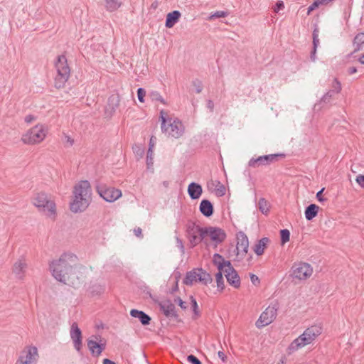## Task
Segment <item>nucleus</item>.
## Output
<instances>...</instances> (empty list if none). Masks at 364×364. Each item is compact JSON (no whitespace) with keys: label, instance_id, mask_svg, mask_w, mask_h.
Here are the masks:
<instances>
[{"label":"nucleus","instance_id":"58836bf2","mask_svg":"<svg viewBox=\"0 0 364 364\" xmlns=\"http://www.w3.org/2000/svg\"><path fill=\"white\" fill-rule=\"evenodd\" d=\"M190 299H191V302L192 309H193V311L195 318H197L200 315L197 301L193 296H191Z\"/></svg>","mask_w":364,"mask_h":364},{"label":"nucleus","instance_id":"473e14b6","mask_svg":"<svg viewBox=\"0 0 364 364\" xmlns=\"http://www.w3.org/2000/svg\"><path fill=\"white\" fill-rule=\"evenodd\" d=\"M109 106L111 107L112 109L114 110L119 104V97L117 95H113L109 97L108 100Z\"/></svg>","mask_w":364,"mask_h":364},{"label":"nucleus","instance_id":"20e7f679","mask_svg":"<svg viewBox=\"0 0 364 364\" xmlns=\"http://www.w3.org/2000/svg\"><path fill=\"white\" fill-rule=\"evenodd\" d=\"M33 205L39 212L46 216L55 219L57 215L56 205L47 193L44 192L36 193L32 198Z\"/></svg>","mask_w":364,"mask_h":364},{"label":"nucleus","instance_id":"6e6d98bb","mask_svg":"<svg viewBox=\"0 0 364 364\" xmlns=\"http://www.w3.org/2000/svg\"><path fill=\"white\" fill-rule=\"evenodd\" d=\"M134 232L135 235L138 237H142V230L140 228H136L134 229Z\"/></svg>","mask_w":364,"mask_h":364},{"label":"nucleus","instance_id":"79ce46f5","mask_svg":"<svg viewBox=\"0 0 364 364\" xmlns=\"http://www.w3.org/2000/svg\"><path fill=\"white\" fill-rule=\"evenodd\" d=\"M333 96V91H328L321 99V102L323 103H328L331 102V99Z\"/></svg>","mask_w":364,"mask_h":364},{"label":"nucleus","instance_id":"b1692460","mask_svg":"<svg viewBox=\"0 0 364 364\" xmlns=\"http://www.w3.org/2000/svg\"><path fill=\"white\" fill-rule=\"evenodd\" d=\"M161 309L166 316H176L175 306L170 301H164L161 304Z\"/></svg>","mask_w":364,"mask_h":364},{"label":"nucleus","instance_id":"72a5a7b5","mask_svg":"<svg viewBox=\"0 0 364 364\" xmlns=\"http://www.w3.org/2000/svg\"><path fill=\"white\" fill-rule=\"evenodd\" d=\"M223 271H219L215 274V279L217 282V287L220 290L223 291L225 288L224 281H223Z\"/></svg>","mask_w":364,"mask_h":364},{"label":"nucleus","instance_id":"a19ab883","mask_svg":"<svg viewBox=\"0 0 364 364\" xmlns=\"http://www.w3.org/2000/svg\"><path fill=\"white\" fill-rule=\"evenodd\" d=\"M312 36H313V48L317 49V48L319 45L318 31L317 28L314 30Z\"/></svg>","mask_w":364,"mask_h":364},{"label":"nucleus","instance_id":"c756f323","mask_svg":"<svg viewBox=\"0 0 364 364\" xmlns=\"http://www.w3.org/2000/svg\"><path fill=\"white\" fill-rule=\"evenodd\" d=\"M198 279L199 282L203 284L207 285L212 282V277L210 274L205 271H203L202 269H198Z\"/></svg>","mask_w":364,"mask_h":364},{"label":"nucleus","instance_id":"a878e982","mask_svg":"<svg viewBox=\"0 0 364 364\" xmlns=\"http://www.w3.org/2000/svg\"><path fill=\"white\" fill-rule=\"evenodd\" d=\"M269 242V240L268 237H263L258 240L254 247V252L255 254L258 256L262 255L264 253Z\"/></svg>","mask_w":364,"mask_h":364},{"label":"nucleus","instance_id":"7ed1b4c3","mask_svg":"<svg viewBox=\"0 0 364 364\" xmlns=\"http://www.w3.org/2000/svg\"><path fill=\"white\" fill-rule=\"evenodd\" d=\"M323 326L316 323L308 327L298 338H295L289 346L287 351L291 354L299 349L313 343L322 334Z\"/></svg>","mask_w":364,"mask_h":364},{"label":"nucleus","instance_id":"37998d69","mask_svg":"<svg viewBox=\"0 0 364 364\" xmlns=\"http://www.w3.org/2000/svg\"><path fill=\"white\" fill-rule=\"evenodd\" d=\"M146 95V91L144 88L139 87L137 90V97L139 102H144V97Z\"/></svg>","mask_w":364,"mask_h":364},{"label":"nucleus","instance_id":"7c9ffc66","mask_svg":"<svg viewBox=\"0 0 364 364\" xmlns=\"http://www.w3.org/2000/svg\"><path fill=\"white\" fill-rule=\"evenodd\" d=\"M106 9L109 11H114L121 6V2L118 0H105Z\"/></svg>","mask_w":364,"mask_h":364},{"label":"nucleus","instance_id":"864d4df0","mask_svg":"<svg viewBox=\"0 0 364 364\" xmlns=\"http://www.w3.org/2000/svg\"><path fill=\"white\" fill-rule=\"evenodd\" d=\"M324 188H321L317 193H316V198L318 201L323 202L326 200V198H323L322 193L324 191Z\"/></svg>","mask_w":364,"mask_h":364},{"label":"nucleus","instance_id":"bb28decb","mask_svg":"<svg viewBox=\"0 0 364 364\" xmlns=\"http://www.w3.org/2000/svg\"><path fill=\"white\" fill-rule=\"evenodd\" d=\"M353 45L354 47L353 53L364 49V33H359L355 36Z\"/></svg>","mask_w":364,"mask_h":364},{"label":"nucleus","instance_id":"13d9d810","mask_svg":"<svg viewBox=\"0 0 364 364\" xmlns=\"http://www.w3.org/2000/svg\"><path fill=\"white\" fill-rule=\"evenodd\" d=\"M207 107L210 109V112L213 111L214 109V103L211 100H208L207 101Z\"/></svg>","mask_w":364,"mask_h":364},{"label":"nucleus","instance_id":"4be33fe9","mask_svg":"<svg viewBox=\"0 0 364 364\" xmlns=\"http://www.w3.org/2000/svg\"><path fill=\"white\" fill-rule=\"evenodd\" d=\"M203 189L198 183L192 182L188 187V193L192 199H198L202 194Z\"/></svg>","mask_w":364,"mask_h":364},{"label":"nucleus","instance_id":"774afa93","mask_svg":"<svg viewBox=\"0 0 364 364\" xmlns=\"http://www.w3.org/2000/svg\"><path fill=\"white\" fill-rule=\"evenodd\" d=\"M164 185L165 186H168V182H166V181H164Z\"/></svg>","mask_w":364,"mask_h":364},{"label":"nucleus","instance_id":"2f4dec72","mask_svg":"<svg viewBox=\"0 0 364 364\" xmlns=\"http://www.w3.org/2000/svg\"><path fill=\"white\" fill-rule=\"evenodd\" d=\"M259 210L267 215L269 211V204L264 198H260L258 203Z\"/></svg>","mask_w":364,"mask_h":364},{"label":"nucleus","instance_id":"09e8293b","mask_svg":"<svg viewBox=\"0 0 364 364\" xmlns=\"http://www.w3.org/2000/svg\"><path fill=\"white\" fill-rule=\"evenodd\" d=\"M319 4L317 0H314V1L308 7L307 15H309L311 11L319 6Z\"/></svg>","mask_w":364,"mask_h":364},{"label":"nucleus","instance_id":"412c9836","mask_svg":"<svg viewBox=\"0 0 364 364\" xmlns=\"http://www.w3.org/2000/svg\"><path fill=\"white\" fill-rule=\"evenodd\" d=\"M130 315L134 318H138L142 325L146 326L150 323L151 317L142 311L132 309L130 311Z\"/></svg>","mask_w":364,"mask_h":364},{"label":"nucleus","instance_id":"603ef678","mask_svg":"<svg viewBox=\"0 0 364 364\" xmlns=\"http://www.w3.org/2000/svg\"><path fill=\"white\" fill-rule=\"evenodd\" d=\"M355 181L362 188H364V175H358Z\"/></svg>","mask_w":364,"mask_h":364},{"label":"nucleus","instance_id":"3c124183","mask_svg":"<svg viewBox=\"0 0 364 364\" xmlns=\"http://www.w3.org/2000/svg\"><path fill=\"white\" fill-rule=\"evenodd\" d=\"M174 302L178 304L182 309H186L187 306L186 302H184L180 297H176L174 299Z\"/></svg>","mask_w":364,"mask_h":364},{"label":"nucleus","instance_id":"bf43d9fd","mask_svg":"<svg viewBox=\"0 0 364 364\" xmlns=\"http://www.w3.org/2000/svg\"><path fill=\"white\" fill-rule=\"evenodd\" d=\"M193 83H194V85H196V92L197 93H200V92H201V91H202V87H201V85H200V82H198V85H196V82H194Z\"/></svg>","mask_w":364,"mask_h":364},{"label":"nucleus","instance_id":"f257e3e1","mask_svg":"<svg viewBox=\"0 0 364 364\" xmlns=\"http://www.w3.org/2000/svg\"><path fill=\"white\" fill-rule=\"evenodd\" d=\"M77 262V257L75 255L65 252L58 259L50 262L49 269L56 280L64 284H70L75 275Z\"/></svg>","mask_w":364,"mask_h":364},{"label":"nucleus","instance_id":"338daca9","mask_svg":"<svg viewBox=\"0 0 364 364\" xmlns=\"http://www.w3.org/2000/svg\"><path fill=\"white\" fill-rule=\"evenodd\" d=\"M150 144L153 145V146H154V142H153V136H152V137L151 138V139H150L149 145H150Z\"/></svg>","mask_w":364,"mask_h":364},{"label":"nucleus","instance_id":"5fc2aeb1","mask_svg":"<svg viewBox=\"0 0 364 364\" xmlns=\"http://www.w3.org/2000/svg\"><path fill=\"white\" fill-rule=\"evenodd\" d=\"M36 119V117L34 115L28 114L25 117L24 121L26 123L29 124V123H31L32 122L35 121Z\"/></svg>","mask_w":364,"mask_h":364},{"label":"nucleus","instance_id":"e2e57ef3","mask_svg":"<svg viewBox=\"0 0 364 364\" xmlns=\"http://www.w3.org/2000/svg\"><path fill=\"white\" fill-rule=\"evenodd\" d=\"M103 364H116L114 361L108 359V358H105L103 360Z\"/></svg>","mask_w":364,"mask_h":364},{"label":"nucleus","instance_id":"052dcab7","mask_svg":"<svg viewBox=\"0 0 364 364\" xmlns=\"http://www.w3.org/2000/svg\"><path fill=\"white\" fill-rule=\"evenodd\" d=\"M316 50L317 49L313 48V50H312V51L311 53V59L312 61H315L316 60Z\"/></svg>","mask_w":364,"mask_h":364},{"label":"nucleus","instance_id":"0e129e2a","mask_svg":"<svg viewBox=\"0 0 364 364\" xmlns=\"http://www.w3.org/2000/svg\"><path fill=\"white\" fill-rule=\"evenodd\" d=\"M318 3L319 4V5H323V4H328V1L326 0H317Z\"/></svg>","mask_w":364,"mask_h":364},{"label":"nucleus","instance_id":"6e6552de","mask_svg":"<svg viewBox=\"0 0 364 364\" xmlns=\"http://www.w3.org/2000/svg\"><path fill=\"white\" fill-rule=\"evenodd\" d=\"M207 235L205 228H201L194 223L189 222L186 225V237L191 248L197 246Z\"/></svg>","mask_w":364,"mask_h":364},{"label":"nucleus","instance_id":"a211bd4d","mask_svg":"<svg viewBox=\"0 0 364 364\" xmlns=\"http://www.w3.org/2000/svg\"><path fill=\"white\" fill-rule=\"evenodd\" d=\"M26 267L27 264L26 261L22 259H18L14 263L12 271L17 279H23L24 278Z\"/></svg>","mask_w":364,"mask_h":364},{"label":"nucleus","instance_id":"ddd939ff","mask_svg":"<svg viewBox=\"0 0 364 364\" xmlns=\"http://www.w3.org/2000/svg\"><path fill=\"white\" fill-rule=\"evenodd\" d=\"M278 156V154H269L261 156L257 158H252L248 162V166L253 168L267 166L275 161Z\"/></svg>","mask_w":364,"mask_h":364},{"label":"nucleus","instance_id":"9d476101","mask_svg":"<svg viewBox=\"0 0 364 364\" xmlns=\"http://www.w3.org/2000/svg\"><path fill=\"white\" fill-rule=\"evenodd\" d=\"M97 192L105 201L113 203L122 197L121 190L114 187L100 184L96 188Z\"/></svg>","mask_w":364,"mask_h":364},{"label":"nucleus","instance_id":"c85d7f7f","mask_svg":"<svg viewBox=\"0 0 364 364\" xmlns=\"http://www.w3.org/2000/svg\"><path fill=\"white\" fill-rule=\"evenodd\" d=\"M198 269L187 272L183 279V283L186 285H192L194 282L198 281Z\"/></svg>","mask_w":364,"mask_h":364},{"label":"nucleus","instance_id":"69168bd1","mask_svg":"<svg viewBox=\"0 0 364 364\" xmlns=\"http://www.w3.org/2000/svg\"><path fill=\"white\" fill-rule=\"evenodd\" d=\"M358 61L364 65V54H363L358 59Z\"/></svg>","mask_w":364,"mask_h":364},{"label":"nucleus","instance_id":"ea45409f","mask_svg":"<svg viewBox=\"0 0 364 364\" xmlns=\"http://www.w3.org/2000/svg\"><path fill=\"white\" fill-rule=\"evenodd\" d=\"M228 12L224 11H217L215 13L212 14L209 17L208 19L211 20L215 18H224L228 16Z\"/></svg>","mask_w":364,"mask_h":364},{"label":"nucleus","instance_id":"6ab92c4d","mask_svg":"<svg viewBox=\"0 0 364 364\" xmlns=\"http://www.w3.org/2000/svg\"><path fill=\"white\" fill-rule=\"evenodd\" d=\"M87 347L93 356L98 357L105 349V343H99L95 341L87 340Z\"/></svg>","mask_w":364,"mask_h":364},{"label":"nucleus","instance_id":"393cba45","mask_svg":"<svg viewBox=\"0 0 364 364\" xmlns=\"http://www.w3.org/2000/svg\"><path fill=\"white\" fill-rule=\"evenodd\" d=\"M200 211L206 217L211 216L213 213V207L212 203L208 200H203L200 204Z\"/></svg>","mask_w":364,"mask_h":364},{"label":"nucleus","instance_id":"2eb2a0df","mask_svg":"<svg viewBox=\"0 0 364 364\" xmlns=\"http://www.w3.org/2000/svg\"><path fill=\"white\" fill-rule=\"evenodd\" d=\"M38 358V350L36 347H30L19 358L21 364H36Z\"/></svg>","mask_w":364,"mask_h":364},{"label":"nucleus","instance_id":"4d7b16f0","mask_svg":"<svg viewBox=\"0 0 364 364\" xmlns=\"http://www.w3.org/2000/svg\"><path fill=\"white\" fill-rule=\"evenodd\" d=\"M218 355L223 360V362H225L226 361L227 357L225 355V353H223V351L219 350L218 352Z\"/></svg>","mask_w":364,"mask_h":364},{"label":"nucleus","instance_id":"9b49d317","mask_svg":"<svg viewBox=\"0 0 364 364\" xmlns=\"http://www.w3.org/2000/svg\"><path fill=\"white\" fill-rule=\"evenodd\" d=\"M291 275L294 278L299 280H306L313 274V268L306 262L294 264L291 267Z\"/></svg>","mask_w":364,"mask_h":364},{"label":"nucleus","instance_id":"de8ad7c7","mask_svg":"<svg viewBox=\"0 0 364 364\" xmlns=\"http://www.w3.org/2000/svg\"><path fill=\"white\" fill-rule=\"evenodd\" d=\"M65 144L67 146H72L74 144V139L69 135H64Z\"/></svg>","mask_w":364,"mask_h":364},{"label":"nucleus","instance_id":"4c0bfd02","mask_svg":"<svg viewBox=\"0 0 364 364\" xmlns=\"http://www.w3.org/2000/svg\"><path fill=\"white\" fill-rule=\"evenodd\" d=\"M146 164L148 167L153 165V145L151 144H150L147 151Z\"/></svg>","mask_w":364,"mask_h":364},{"label":"nucleus","instance_id":"4468645a","mask_svg":"<svg viewBox=\"0 0 364 364\" xmlns=\"http://www.w3.org/2000/svg\"><path fill=\"white\" fill-rule=\"evenodd\" d=\"M70 338L73 342V346L77 352H80L82 348V332L76 322H73L70 327Z\"/></svg>","mask_w":364,"mask_h":364},{"label":"nucleus","instance_id":"680f3d73","mask_svg":"<svg viewBox=\"0 0 364 364\" xmlns=\"http://www.w3.org/2000/svg\"><path fill=\"white\" fill-rule=\"evenodd\" d=\"M348 72L350 75H353L357 72V69L355 67H350L348 68Z\"/></svg>","mask_w":364,"mask_h":364},{"label":"nucleus","instance_id":"f8f14e48","mask_svg":"<svg viewBox=\"0 0 364 364\" xmlns=\"http://www.w3.org/2000/svg\"><path fill=\"white\" fill-rule=\"evenodd\" d=\"M249 247L247 236L243 232L237 234L236 257L237 261H241L247 256Z\"/></svg>","mask_w":364,"mask_h":364},{"label":"nucleus","instance_id":"f3484780","mask_svg":"<svg viewBox=\"0 0 364 364\" xmlns=\"http://www.w3.org/2000/svg\"><path fill=\"white\" fill-rule=\"evenodd\" d=\"M205 230L207 231V235H208L210 237V239L217 242H222L226 237V235L225 232L218 228H205Z\"/></svg>","mask_w":364,"mask_h":364},{"label":"nucleus","instance_id":"a18cd8bd","mask_svg":"<svg viewBox=\"0 0 364 364\" xmlns=\"http://www.w3.org/2000/svg\"><path fill=\"white\" fill-rule=\"evenodd\" d=\"M284 8V4L282 1H278L275 6L273 8V10L275 13H278L280 10Z\"/></svg>","mask_w":364,"mask_h":364},{"label":"nucleus","instance_id":"0eeeda50","mask_svg":"<svg viewBox=\"0 0 364 364\" xmlns=\"http://www.w3.org/2000/svg\"><path fill=\"white\" fill-rule=\"evenodd\" d=\"M55 65L57 71L54 82L55 87L62 88L65 86L70 75V69L68 65L66 57L63 55H59Z\"/></svg>","mask_w":364,"mask_h":364},{"label":"nucleus","instance_id":"1a4fd4ad","mask_svg":"<svg viewBox=\"0 0 364 364\" xmlns=\"http://www.w3.org/2000/svg\"><path fill=\"white\" fill-rule=\"evenodd\" d=\"M277 311L278 306L277 304L267 306L255 322L256 327L262 328L272 323L277 316Z\"/></svg>","mask_w":364,"mask_h":364},{"label":"nucleus","instance_id":"c9c22d12","mask_svg":"<svg viewBox=\"0 0 364 364\" xmlns=\"http://www.w3.org/2000/svg\"><path fill=\"white\" fill-rule=\"evenodd\" d=\"M330 91L333 92L334 94H338L341 91V84L337 78H334L332 82V89Z\"/></svg>","mask_w":364,"mask_h":364},{"label":"nucleus","instance_id":"c03bdc74","mask_svg":"<svg viewBox=\"0 0 364 364\" xmlns=\"http://www.w3.org/2000/svg\"><path fill=\"white\" fill-rule=\"evenodd\" d=\"M176 246L179 248L182 255L185 253V247L183 241L178 237H176Z\"/></svg>","mask_w":364,"mask_h":364},{"label":"nucleus","instance_id":"423d86ee","mask_svg":"<svg viewBox=\"0 0 364 364\" xmlns=\"http://www.w3.org/2000/svg\"><path fill=\"white\" fill-rule=\"evenodd\" d=\"M161 131L168 137L178 139L183 136L185 127L182 122L178 119H166L164 112L161 111Z\"/></svg>","mask_w":364,"mask_h":364},{"label":"nucleus","instance_id":"49530a36","mask_svg":"<svg viewBox=\"0 0 364 364\" xmlns=\"http://www.w3.org/2000/svg\"><path fill=\"white\" fill-rule=\"evenodd\" d=\"M187 360L192 364H201V362L193 355H189L187 357Z\"/></svg>","mask_w":364,"mask_h":364},{"label":"nucleus","instance_id":"aec40b11","mask_svg":"<svg viewBox=\"0 0 364 364\" xmlns=\"http://www.w3.org/2000/svg\"><path fill=\"white\" fill-rule=\"evenodd\" d=\"M213 262L217 266L219 271H224L226 268L231 266L230 261L225 260L224 258L218 253L213 255Z\"/></svg>","mask_w":364,"mask_h":364},{"label":"nucleus","instance_id":"39448f33","mask_svg":"<svg viewBox=\"0 0 364 364\" xmlns=\"http://www.w3.org/2000/svg\"><path fill=\"white\" fill-rule=\"evenodd\" d=\"M48 134V127L38 123L23 134L21 141L26 145L39 144L45 140Z\"/></svg>","mask_w":364,"mask_h":364},{"label":"nucleus","instance_id":"cd10ccee","mask_svg":"<svg viewBox=\"0 0 364 364\" xmlns=\"http://www.w3.org/2000/svg\"><path fill=\"white\" fill-rule=\"evenodd\" d=\"M318 209L319 207L316 204H311L306 207L304 212L306 219L307 220H311L317 215Z\"/></svg>","mask_w":364,"mask_h":364},{"label":"nucleus","instance_id":"5701e85b","mask_svg":"<svg viewBox=\"0 0 364 364\" xmlns=\"http://www.w3.org/2000/svg\"><path fill=\"white\" fill-rule=\"evenodd\" d=\"M181 14L178 11H173L166 15L165 26L166 28H172L179 20Z\"/></svg>","mask_w":364,"mask_h":364},{"label":"nucleus","instance_id":"dca6fc26","mask_svg":"<svg viewBox=\"0 0 364 364\" xmlns=\"http://www.w3.org/2000/svg\"><path fill=\"white\" fill-rule=\"evenodd\" d=\"M223 273L226 277L227 282L234 288H239L240 287V278L237 272V271L232 267V266H230V267L226 268Z\"/></svg>","mask_w":364,"mask_h":364},{"label":"nucleus","instance_id":"e433bc0d","mask_svg":"<svg viewBox=\"0 0 364 364\" xmlns=\"http://www.w3.org/2000/svg\"><path fill=\"white\" fill-rule=\"evenodd\" d=\"M281 241L282 244L287 242L290 238V232L287 229H283L280 231Z\"/></svg>","mask_w":364,"mask_h":364},{"label":"nucleus","instance_id":"f03ea898","mask_svg":"<svg viewBox=\"0 0 364 364\" xmlns=\"http://www.w3.org/2000/svg\"><path fill=\"white\" fill-rule=\"evenodd\" d=\"M92 200V189L88 181H81L75 185L73 190V199L70 203L73 213H81L85 210Z\"/></svg>","mask_w":364,"mask_h":364},{"label":"nucleus","instance_id":"f704fd0d","mask_svg":"<svg viewBox=\"0 0 364 364\" xmlns=\"http://www.w3.org/2000/svg\"><path fill=\"white\" fill-rule=\"evenodd\" d=\"M149 97L152 101L160 102L163 105H166V101L161 94L157 91H152L149 94Z\"/></svg>","mask_w":364,"mask_h":364},{"label":"nucleus","instance_id":"8fccbe9b","mask_svg":"<svg viewBox=\"0 0 364 364\" xmlns=\"http://www.w3.org/2000/svg\"><path fill=\"white\" fill-rule=\"evenodd\" d=\"M250 277L251 282L255 286H258L260 284V280L257 275H255L254 274H250Z\"/></svg>","mask_w":364,"mask_h":364}]
</instances>
